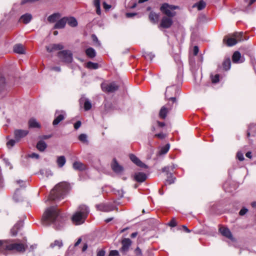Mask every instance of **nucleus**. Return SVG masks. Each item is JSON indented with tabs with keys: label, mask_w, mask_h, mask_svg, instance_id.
Here are the masks:
<instances>
[{
	"label": "nucleus",
	"mask_w": 256,
	"mask_h": 256,
	"mask_svg": "<svg viewBox=\"0 0 256 256\" xmlns=\"http://www.w3.org/2000/svg\"><path fill=\"white\" fill-rule=\"evenodd\" d=\"M66 219L64 214H62L56 206H52L46 209L42 221L44 226L52 224L56 229L60 230L64 226Z\"/></svg>",
	"instance_id": "f257e3e1"
},
{
	"label": "nucleus",
	"mask_w": 256,
	"mask_h": 256,
	"mask_svg": "<svg viewBox=\"0 0 256 256\" xmlns=\"http://www.w3.org/2000/svg\"><path fill=\"white\" fill-rule=\"evenodd\" d=\"M69 186L66 182H62L55 186L50 194V200H56L64 198L68 189Z\"/></svg>",
	"instance_id": "f03ea898"
},
{
	"label": "nucleus",
	"mask_w": 256,
	"mask_h": 256,
	"mask_svg": "<svg viewBox=\"0 0 256 256\" xmlns=\"http://www.w3.org/2000/svg\"><path fill=\"white\" fill-rule=\"evenodd\" d=\"M89 212V208L83 204L80 206L77 211L72 218V222L76 224L84 223Z\"/></svg>",
	"instance_id": "7ed1b4c3"
},
{
	"label": "nucleus",
	"mask_w": 256,
	"mask_h": 256,
	"mask_svg": "<svg viewBox=\"0 0 256 256\" xmlns=\"http://www.w3.org/2000/svg\"><path fill=\"white\" fill-rule=\"evenodd\" d=\"M5 252L14 251L18 252H24L28 248L26 244L22 243L14 242V240H6Z\"/></svg>",
	"instance_id": "20e7f679"
},
{
	"label": "nucleus",
	"mask_w": 256,
	"mask_h": 256,
	"mask_svg": "<svg viewBox=\"0 0 256 256\" xmlns=\"http://www.w3.org/2000/svg\"><path fill=\"white\" fill-rule=\"evenodd\" d=\"M178 6L170 4L168 3L162 4L160 7V10L163 14L168 17H174L176 15V12L174 10L178 9Z\"/></svg>",
	"instance_id": "39448f33"
},
{
	"label": "nucleus",
	"mask_w": 256,
	"mask_h": 256,
	"mask_svg": "<svg viewBox=\"0 0 256 256\" xmlns=\"http://www.w3.org/2000/svg\"><path fill=\"white\" fill-rule=\"evenodd\" d=\"M57 56L61 62L66 64H70L73 60L72 54L69 50H61L58 53Z\"/></svg>",
	"instance_id": "423d86ee"
},
{
	"label": "nucleus",
	"mask_w": 256,
	"mask_h": 256,
	"mask_svg": "<svg viewBox=\"0 0 256 256\" xmlns=\"http://www.w3.org/2000/svg\"><path fill=\"white\" fill-rule=\"evenodd\" d=\"M102 90L107 92H114L118 89L119 86L114 82L104 83L101 84Z\"/></svg>",
	"instance_id": "0eeeda50"
},
{
	"label": "nucleus",
	"mask_w": 256,
	"mask_h": 256,
	"mask_svg": "<svg viewBox=\"0 0 256 256\" xmlns=\"http://www.w3.org/2000/svg\"><path fill=\"white\" fill-rule=\"evenodd\" d=\"M172 18V17H168V16H163L162 18L160 26L164 28H170L173 24Z\"/></svg>",
	"instance_id": "6e6552de"
},
{
	"label": "nucleus",
	"mask_w": 256,
	"mask_h": 256,
	"mask_svg": "<svg viewBox=\"0 0 256 256\" xmlns=\"http://www.w3.org/2000/svg\"><path fill=\"white\" fill-rule=\"evenodd\" d=\"M96 208L98 210L104 212H109L112 211L114 210V206L110 204H100L96 205Z\"/></svg>",
	"instance_id": "1a4fd4ad"
},
{
	"label": "nucleus",
	"mask_w": 256,
	"mask_h": 256,
	"mask_svg": "<svg viewBox=\"0 0 256 256\" xmlns=\"http://www.w3.org/2000/svg\"><path fill=\"white\" fill-rule=\"evenodd\" d=\"M66 113L64 111L56 110L55 113V118L52 122L54 126L58 124L60 122L65 118Z\"/></svg>",
	"instance_id": "9d476101"
},
{
	"label": "nucleus",
	"mask_w": 256,
	"mask_h": 256,
	"mask_svg": "<svg viewBox=\"0 0 256 256\" xmlns=\"http://www.w3.org/2000/svg\"><path fill=\"white\" fill-rule=\"evenodd\" d=\"M28 134V130H16L14 131V138L16 142H19L21 138L25 137Z\"/></svg>",
	"instance_id": "9b49d317"
},
{
	"label": "nucleus",
	"mask_w": 256,
	"mask_h": 256,
	"mask_svg": "<svg viewBox=\"0 0 256 256\" xmlns=\"http://www.w3.org/2000/svg\"><path fill=\"white\" fill-rule=\"evenodd\" d=\"M219 231L223 236L230 240L232 241L235 240L231 232L228 228L225 227H220L219 228Z\"/></svg>",
	"instance_id": "f8f14e48"
},
{
	"label": "nucleus",
	"mask_w": 256,
	"mask_h": 256,
	"mask_svg": "<svg viewBox=\"0 0 256 256\" xmlns=\"http://www.w3.org/2000/svg\"><path fill=\"white\" fill-rule=\"evenodd\" d=\"M46 48L48 52H52L56 50H62L64 46L62 44H53L46 46Z\"/></svg>",
	"instance_id": "ddd939ff"
},
{
	"label": "nucleus",
	"mask_w": 256,
	"mask_h": 256,
	"mask_svg": "<svg viewBox=\"0 0 256 256\" xmlns=\"http://www.w3.org/2000/svg\"><path fill=\"white\" fill-rule=\"evenodd\" d=\"M122 246L120 248L121 252H127L130 246L132 244V241L128 238H125L122 241Z\"/></svg>",
	"instance_id": "4468645a"
},
{
	"label": "nucleus",
	"mask_w": 256,
	"mask_h": 256,
	"mask_svg": "<svg viewBox=\"0 0 256 256\" xmlns=\"http://www.w3.org/2000/svg\"><path fill=\"white\" fill-rule=\"evenodd\" d=\"M111 166L113 171L117 174L121 173L124 170L123 167L118 164L116 158L113 159Z\"/></svg>",
	"instance_id": "2eb2a0df"
},
{
	"label": "nucleus",
	"mask_w": 256,
	"mask_h": 256,
	"mask_svg": "<svg viewBox=\"0 0 256 256\" xmlns=\"http://www.w3.org/2000/svg\"><path fill=\"white\" fill-rule=\"evenodd\" d=\"M80 104H84V108L86 111H88L92 108V104L90 102L88 98L84 96L80 98Z\"/></svg>",
	"instance_id": "dca6fc26"
},
{
	"label": "nucleus",
	"mask_w": 256,
	"mask_h": 256,
	"mask_svg": "<svg viewBox=\"0 0 256 256\" xmlns=\"http://www.w3.org/2000/svg\"><path fill=\"white\" fill-rule=\"evenodd\" d=\"M130 160L138 166L142 168H148V166L143 163L142 161H140V160H139V158H137L135 155L133 154H130Z\"/></svg>",
	"instance_id": "f3484780"
},
{
	"label": "nucleus",
	"mask_w": 256,
	"mask_h": 256,
	"mask_svg": "<svg viewBox=\"0 0 256 256\" xmlns=\"http://www.w3.org/2000/svg\"><path fill=\"white\" fill-rule=\"evenodd\" d=\"M134 180L138 182H142L147 178L146 174L142 172H136L134 176Z\"/></svg>",
	"instance_id": "a211bd4d"
},
{
	"label": "nucleus",
	"mask_w": 256,
	"mask_h": 256,
	"mask_svg": "<svg viewBox=\"0 0 256 256\" xmlns=\"http://www.w3.org/2000/svg\"><path fill=\"white\" fill-rule=\"evenodd\" d=\"M167 106H170V107L167 108L166 106H163L160 111L159 116L162 119L166 118L168 112L172 107V106H170V104H168Z\"/></svg>",
	"instance_id": "6ab92c4d"
},
{
	"label": "nucleus",
	"mask_w": 256,
	"mask_h": 256,
	"mask_svg": "<svg viewBox=\"0 0 256 256\" xmlns=\"http://www.w3.org/2000/svg\"><path fill=\"white\" fill-rule=\"evenodd\" d=\"M232 60L234 63H242L244 62L243 59L242 58L240 53L236 51L234 52L232 56Z\"/></svg>",
	"instance_id": "aec40b11"
},
{
	"label": "nucleus",
	"mask_w": 256,
	"mask_h": 256,
	"mask_svg": "<svg viewBox=\"0 0 256 256\" xmlns=\"http://www.w3.org/2000/svg\"><path fill=\"white\" fill-rule=\"evenodd\" d=\"M22 226V222H18L10 230V234L12 236H16L18 231Z\"/></svg>",
	"instance_id": "412c9836"
},
{
	"label": "nucleus",
	"mask_w": 256,
	"mask_h": 256,
	"mask_svg": "<svg viewBox=\"0 0 256 256\" xmlns=\"http://www.w3.org/2000/svg\"><path fill=\"white\" fill-rule=\"evenodd\" d=\"M66 24V17H64L58 20L56 23L54 28L56 29H60L64 28Z\"/></svg>",
	"instance_id": "4be33fe9"
},
{
	"label": "nucleus",
	"mask_w": 256,
	"mask_h": 256,
	"mask_svg": "<svg viewBox=\"0 0 256 256\" xmlns=\"http://www.w3.org/2000/svg\"><path fill=\"white\" fill-rule=\"evenodd\" d=\"M223 42L224 43L226 44L228 46H232L238 42V40H236L233 36L232 38H228L225 37L223 40Z\"/></svg>",
	"instance_id": "5701e85b"
},
{
	"label": "nucleus",
	"mask_w": 256,
	"mask_h": 256,
	"mask_svg": "<svg viewBox=\"0 0 256 256\" xmlns=\"http://www.w3.org/2000/svg\"><path fill=\"white\" fill-rule=\"evenodd\" d=\"M159 15L154 12H152L149 14V19L150 21L156 24L158 22Z\"/></svg>",
	"instance_id": "b1692460"
},
{
	"label": "nucleus",
	"mask_w": 256,
	"mask_h": 256,
	"mask_svg": "<svg viewBox=\"0 0 256 256\" xmlns=\"http://www.w3.org/2000/svg\"><path fill=\"white\" fill-rule=\"evenodd\" d=\"M73 168L76 170L82 171L85 170L86 166L81 162H75L73 164Z\"/></svg>",
	"instance_id": "393cba45"
},
{
	"label": "nucleus",
	"mask_w": 256,
	"mask_h": 256,
	"mask_svg": "<svg viewBox=\"0 0 256 256\" xmlns=\"http://www.w3.org/2000/svg\"><path fill=\"white\" fill-rule=\"evenodd\" d=\"M30 128H40V124L34 118H30L28 121Z\"/></svg>",
	"instance_id": "a878e982"
},
{
	"label": "nucleus",
	"mask_w": 256,
	"mask_h": 256,
	"mask_svg": "<svg viewBox=\"0 0 256 256\" xmlns=\"http://www.w3.org/2000/svg\"><path fill=\"white\" fill-rule=\"evenodd\" d=\"M256 134V124H250L249 126L248 130L247 133L248 136H254Z\"/></svg>",
	"instance_id": "bb28decb"
},
{
	"label": "nucleus",
	"mask_w": 256,
	"mask_h": 256,
	"mask_svg": "<svg viewBox=\"0 0 256 256\" xmlns=\"http://www.w3.org/2000/svg\"><path fill=\"white\" fill-rule=\"evenodd\" d=\"M32 18V16L30 14H26L20 16V20L25 24L30 22Z\"/></svg>",
	"instance_id": "cd10ccee"
},
{
	"label": "nucleus",
	"mask_w": 256,
	"mask_h": 256,
	"mask_svg": "<svg viewBox=\"0 0 256 256\" xmlns=\"http://www.w3.org/2000/svg\"><path fill=\"white\" fill-rule=\"evenodd\" d=\"M24 197L20 194V190L17 189L14 194V199L16 202H22L24 200Z\"/></svg>",
	"instance_id": "c85d7f7f"
},
{
	"label": "nucleus",
	"mask_w": 256,
	"mask_h": 256,
	"mask_svg": "<svg viewBox=\"0 0 256 256\" xmlns=\"http://www.w3.org/2000/svg\"><path fill=\"white\" fill-rule=\"evenodd\" d=\"M14 51L19 54H24V49L23 46L21 44H18L14 46Z\"/></svg>",
	"instance_id": "c756f323"
},
{
	"label": "nucleus",
	"mask_w": 256,
	"mask_h": 256,
	"mask_svg": "<svg viewBox=\"0 0 256 256\" xmlns=\"http://www.w3.org/2000/svg\"><path fill=\"white\" fill-rule=\"evenodd\" d=\"M47 148V144L44 140L39 141L36 144V148L40 152H44Z\"/></svg>",
	"instance_id": "7c9ffc66"
},
{
	"label": "nucleus",
	"mask_w": 256,
	"mask_h": 256,
	"mask_svg": "<svg viewBox=\"0 0 256 256\" xmlns=\"http://www.w3.org/2000/svg\"><path fill=\"white\" fill-rule=\"evenodd\" d=\"M66 23L72 27H75L78 25V22L76 19L74 17H66Z\"/></svg>",
	"instance_id": "2f4dec72"
},
{
	"label": "nucleus",
	"mask_w": 256,
	"mask_h": 256,
	"mask_svg": "<svg viewBox=\"0 0 256 256\" xmlns=\"http://www.w3.org/2000/svg\"><path fill=\"white\" fill-rule=\"evenodd\" d=\"M231 66V62L229 58H226L222 62V67L226 70H229Z\"/></svg>",
	"instance_id": "473e14b6"
},
{
	"label": "nucleus",
	"mask_w": 256,
	"mask_h": 256,
	"mask_svg": "<svg viewBox=\"0 0 256 256\" xmlns=\"http://www.w3.org/2000/svg\"><path fill=\"white\" fill-rule=\"evenodd\" d=\"M66 160L64 156H58L56 160V162L60 168L62 167L66 164Z\"/></svg>",
	"instance_id": "72a5a7b5"
},
{
	"label": "nucleus",
	"mask_w": 256,
	"mask_h": 256,
	"mask_svg": "<svg viewBox=\"0 0 256 256\" xmlns=\"http://www.w3.org/2000/svg\"><path fill=\"white\" fill-rule=\"evenodd\" d=\"M86 54L90 58H93L96 56V53L95 50L92 48H88L86 50Z\"/></svg>",
	"instance_id": "f704fd0d"
},
{
	"label": "nucleus",
	"mask_w": 256,
	"mask_h": 256,
	"mask_svg": "<svg viewBox=\"0 0 256 256\" xmlns=\"http://www.w3.org/2000/svg\"><path fill=\"white\" fill-rule=\"evenodd\" d=\"M60 17V16L58 14H54L48 17V20L50 22H56Z\"/></svg>",
	"instance_id": "c9c22d12"
},
{
	"label": "nucleus",
	"mask_w": 256,
	"mask_h": 256,
	"mask_svg": "<svg viewBox=\"0 0 256 256\" xmlns=\"http://www.w3.org/2000/svg\"><path fill=\"white\" fill-rule=\"evenodd\" d=\"M176 168V166L174 164H172V166H166L162 169V172H166L167 174L168 173H170V171H172Z\"/></svg>",
	"instance_id": "e433bc0d"
},
{
	"label": "nucleus",
	"mask_w": 256,
	"mask_h": 256,
	"mask_svg": "<svg viewBox=\"0 0 256 256\" xmlns=\"http://www.w3.org/2000/svg\"><path fill=\"white\" fill-rule=\"evenodd\" d=\"M206 6V4L203 0H200L196 4L194 7L197 6L198 10H200L204 9Z\"/></svg>",
	"instance_id": "4c0bfd02"
},
{
	"label": "nucleus",
	"mask_w": 256,
	"mask_h": 256,
	"mask_svg": "<svg viewBox=\"0 0 256 256\" xmlns=\"http://www.w3.org/2000/svg\"><path fill=\"white\" fill-rule=\"evenodd\" d=\"M62 240H56L54 242L52 243L50 246L52 248H54L56 246H58L60 248L62 246Z\"/></svg>",
	"instance_id": "58836bf2"
},
{
	"label": "nucleus",
	"mask_w": 256,
	"mask_h": 256,
	"mask_svg": "<svg viewBox=\"0 0 256 256\" xmlns=\"http://www.w3.org/2000/svg\"><path fill=\"white\" fill-rule=\"evenodd\" d=\"M86 66L88 68L90 69L96 70L98 68V63H94L91 62H88L86 64Z\"/></svg>",
	"instance_id": "ea45409f"
},
{
	"label": "nucleus",
	"mask_w": 256,
	"mask_h": 256,
	"mask_svg": "<svg viewBox=\"0 0 256 256\" xmlns=\"http://www.w3.org/2000/svg\"><path fill=\"white\" fill-rule=\"evenodd\" d=\"M167 175L168 176L166 180V182L169 184L174 183L176 178L172 176V174L171 172L168 173V174Z\"/></svg>",
	"instance_id": "a19ab883"
},
{
	"label": "nucleus",
	"mask_w": 256,
	"mask_h": 256,
	"mask_svg": "<svg viewBox=\"0 0 256 256\" xmlns=\"http://www.w3.org/2000/svg\"><path fill=\"white\" fill-rule=\"evenodd\" d=\"M170 148L168 144H166L165 146L162 147L159 152L160 154H164L167 153Z\"/></svg>",
	"instance_id": "79ce46f5"
},
{
	"label": "nucleus",
	"mask_w": 256,
	"mask_h": 256,
	"mask_svg": "<svg viewBox=\"0 0 256 256\" xmlns=\"http://www.w3.org/2000/svg\"><path fill=\"white\" fill-rule=\"evenodd\" d=\"M243 33L242 32H236L233 34V36L236 38V40L238 42H240L243 40L242 38Z\"/></svg>",
	"instance_id": "37998d69"
},
{
	"label": "nucleus",
	"mask_w": 256,
	"mask_h": 256,
	"mask_svg": "<svg viewBox=\"0 0 256 256\" xmlns=\"http://www.w3.org/2000/svg\"><path fill=\"white\" fill-rule=\"evenodd\" d=\"M78 140L84 143H87L88 142L87 140V136L84 134H80L78 136Z\"/></svg>",
	"instance_id": "c03bdc74"
},
{
	"label": "nucleus",
	"mask_w": 256,
	"mask_h": 256,
	"mask_svg": "<svg viewBox=\"0 0 256 256\" xmlns=\"http://www.w3.org/2000/svg\"><path fill=\"white\" fill-rule=\"evenodd\" d=\"M143 56L145 58L152 60L154 57V55L152 52H145L143 54Z\"/></svg>",
	"instance_id": "a18cd8bd"
},
{
	"label": "nucleus",
	"mask_w": 256,
	"mask_h": 256,
	"mask_svg": "<svg viewBox=\"0 0 256 256\" xmlns=\"http://www.w3.org/2000/svg\"><path fill=\"white\" fill-rule=\"evenodd\" d=\"M5 86V78L4 76L0 75V90L4 88Z\"/></svg>",
	"instance_id": "49530a36"
},
{
	"label": "nucleus",
	"mask_w": 256,
	"mask_h": 256,
	"mask_svg": "<svg viewBox=\"0 0 256 256\" xmlns=\"http://www.w3.org/2000/svg\"><path fill=\"white\" fill-rule=\"evenodd\" d=\"M6 240L3 241L0 240V252L5 254V246H6Z\"/></svg>",
	"instance_id": "de8ad7c7"
},
{
	"label": "nucleus",
	"mask_w": 256,
	"mask_h": 256,
	"mask_svg": "<svg viewBox=\"0 0 256 256\" xmlns=\"http://www.w3.org/2000/svg\"><path fill=\"white\" fill-rule=\"evenodd\" d=\"M219 74H216L214 75V76H211V79L213 83H217L219 82Z\"/></svg>",
	"instance_id": "09e8293b"
},
{
	"label": "nucleus",
	"mask_w": 256,
	"mask_h": 256,
	"mask_svg": "<svg viewBox=\"0 0 256 256\" xmlns=\"http://www.w3.org/2000/svg\"><path fill=\"white\" fill-rule=\"evenodd\" d=\"M16 140H10L9 141H8L7 142V144H6L7 146L8 147H12V146H13L14 145L15 143H16Z\"/></svg>",
	"instance_id": "8fccbe9b"
},
{
	"label": "nucleus",
	"mask_w": 256,
	"mask_h": 256,
	"mask_svg": "<svg viewBox=\"0 0 256 256\" xmlns=\"http://www.w3.org/2000/svg\"><path fill=\"white\" fill-rule=\"evenodd\" d=\"M168 225L172 227H174L176 226L177 223L174 218H173L168 223Z\"/></svg>",
	"instance_id": "3c124183"
},
{
	"label": "nucleus",
	"mask_w": 256,
	"mask_h": 256,
	"mask_svg": "<svg viewBox=\"0 0 256 256\" xmlns=\"http://www.w3.org/2000/svg\"><path fill=\"white\" fill-rule=\"evenodd\" d=\"M236 157L240 161H242L244 160V158L242 153L241 152H238L236 154Z\"/></svg>",
	"instance_id": "603ef678"
},
{
	"label": "nucleus",
	"mask_w": 256,
	"mask_h": 256,
	"mask_svg": "<svg viewBox=\"0 0 256 256\" xmlns=\"http://www.w3.org/2000/svg\"><path fill=\"white\" fill-rule=\"evenodd\" d=\"M16 183L20 185L21 187H26V182L22 180H16Z\"/></svg>",
	"instance_id": "864d4df0"
},
{
	"label": "nucleus",
	"mask_w": 256,
	"mask_h": 256,
	"mask_svg": "<svg viewBox=\"0 0 256 256\" xmlns=\"http://www.w3.org/2000/svg\"><path fill=\"white\" fill-rule=\"evenodd\" d=\"M248 212V210L246 208H242L239 212V214L240 216L244 215Z\"/></svg>",
	"instance_id": "5fc2aeb1"
},
{
	"label": "nucleus",
	"mask_w": 256,
	"mask_h": 256,
	"mask_svg": "<svg viewBox=\"0 0 256 256\" xmlns=\"http://www.w3.org/2000/svg\"><path fill=\"white\" fill-rule=\"evenodd\" d=\"M3 161L6 166H10V169L12 168V166L11 165L10 162L8 161V159L4 158L3 159Z\"/></svg>",
	"instance_id": "6e6d98bb"
},
{
	"label": "nucleus",
	"mask_w": 256,
	"mask_h": 256,
	"mask_svg": "<svg viewBox=\"0 0 256 256\" xmlns=\"http://www.w3.org/2000/svg\"><path fill=\"white\" fill-rule=\"evenodd\" d=\"M118 255V252L116 250H112L110 252V256H117Z\"/></svg>",
	"instance_id": "4d7b16f0"
},
{
	"label": "nucleus",
	"mask_w": 256,
	"mask_h": 256,
	"mask_svg": "<svg viewBox=\"0 0 256 256\" xmlns=\"http://www.w3.org/2000/svg\"><path fill=\"white\" fill-rule=\"evenodd\" d=\"M135 254L137 256H142V252L141 250L138 248L137 247L134 250Z\"/></svg>",
	"instance_id": "13d9d810"
},
{
	"label": "nucleus",
	"mask_w": 256,
	"mask_h": 256,
	"mask_svg": "<svg viewBox=\"0 0 256 256\" xmlns=\"http://www.w3.org/2000/svg\"><path fill=\"white\" fill-rule=\"evenodd\" d=\"M199 48L196 46H194L193 48V54L194 56H196L198 52Z\"/></svg>",
	"instance_id": "bf43d9fd"
},
{
	"label": "nucleus",
	"mask_w": 256,
	"mask_h": 256,
	"mask_svg": "<svg viewBox=\"0 0 256 256\" xmlns=\"http://www.w3.org/2000/svg\"><path fill=\"white\" fill-rule=\"evenodd\" d=\"M154 136L160 138V139H163L166 137V134L163 133H160L155 134Z\"/></svg>",
	"instance_id": "052dcab7"
},
{
	"label": "nucleus",
	"mask_w": 256,
	"mask_h": 256,
	"mask_svg": "<svg viewBox=\"0 0 256 256\" xmlns=\"http://www.w3.org/2000/svg\"><path fill=\"white\" fill-rule=\"evenodd\" d=\"M29 157L31 158L38 159L39 158V155L36 153H32V154H29Z\"/></svg>",
	"instance_id": "680f3d73"
},
{
	"label": "nucleus",
	"mask_w": 256,
	"mask_h": 256,
	"mask_svg": "<svg viewBox=\"0 0 256 256\" xmlns=\"http://www.w3.org/2000/svg\"><path fill=\"white\" fill-rule=\"evenodd\" d=\"M82 123L80 121H78L74 124V128L76 130H78L81 126Z\"/></svg>",
	"instance_id": "e2e57ef3"
},
{
	"label": "nucleus",
	"mask_w": 256,
	"mask_h": 256,
	"mask_svg": "<svg viewBox=\"0 0 256 256\" xmlns=\"http://www.w3.org/2000/svg\"><path fill=\"white\" fill-rule=\"evenodd\" d=\"M105 251L103 250H100L97 252V256H104Z\"/></svg>",
	"instance_id": "0e129e2a"
},
{
	"label": "nucleus",
	"mask_w": 256,
	"mask_h": 256,
	"mask_svg": "<svg viewBox=\"0 0 256 256\" xmlns=\"http://www.w3.org/2000/svg\"><path fill=\"white\" fill-rule=\"evenodd\" d=\"M103 6L104 8L106 10H108L111 8V6L110 4H107L106 2H104L103 3Z\"/></svg>",
	"instance_id": "69168bd1"
},
{
	"label": "nucleus",
	"mask_w": 256,
	"mask_h": 256,
	"mask_svg": "<svg viewBox=\"0 0 256 256\" xmlns=\"http://www.w3.org/2000/svg\"><path fill=\"white\" fill-rule=\"evenodd\" d=\"M94 6L96 8L100 7V0H94Z\"/></svg>",
	"instance_id": "338daca9"
},
{
	"label": "nucleus",
	"mask_w": 256,
	"mask_h": 256,
	"mask_svg": "<svg viewBox=\"0 0 256 256\" xmlns=\"http://www.w3.org/2000/svg\"><path fill=\"white\" fill-rule=\"evenodd\" d=\"M136 15V13L128 12L126 14V16L128 18H132Z\"/></svg>",
	"instance_id": "774afa93"
}]
</instances>
